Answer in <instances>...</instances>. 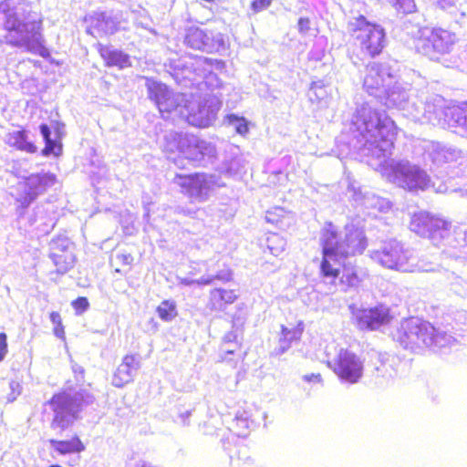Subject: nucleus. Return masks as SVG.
I'll use <instances>...</instances> for the list:
<instances>
[{"label":"nucleus","mask_w":467,"mask_h":467,"mask_svg":"<svg viewBox=\"0 0 467 467\" xmlns=\"http://www.w3.org/2000/svg\"><path fill=\"white\" fill-rule=\"evenodd\" d=\"M13 0H2L0 12L5 16L3 28L5 32L4 42L13 47H24L27 52L47 58L50 52L44 45L42 20L25 16H18L15 12Z\"/></svg>","instance_id":"nucleus-1"},{"label":"nucleus","mask_w":467,"mask_h":467,"mask_svg":"<svg viewBox=\"0 0 467 467\" xmlns=\"http://www.w3.org/2000/svg\"><path fill=\"white\" fill-rule=\"evenodd\" d=\"M351 123L373 148L383 153L394 149L399 127L386 112L362 106L356 109Z\"/></svg>","instance_id":"nucleus-2"},{"label":"nucleus","mask_w":467,"mask_h":467,"mask_svg":"<svg viewBox=\"0 0 467 467\" xmlns=\"http://www.w3.org/2000/svg\"><path fill=\"white\" fill-rule=\"evenodd\" d=\"M319 244L322 259L320 265L324 269L332 273L329 263L337 258H348L364 252L367 247V239L358 230H351L344 238L339 237L338 228L331 222H327L320 231Z\"/></svg>","instance_id":"nucleus-3"},{"label":"nucleus","mask_w":467,"mask_h":467,"mask_svg":"<svg viewBox=\"0 0 467 467\" xmlns=\"http://www.w3.org/2000/svg\"><path fill=\"white\" fill-rule=\"evenodd\" d=\"M352 32L361 54L367 58L380 56L387 46V34L379 24L369 22L365 16L356 17Z\"/></svg>","instance_id":"nucleus-4"},{"label":"nucleus","mask_w":467,"mask_h":467,"mask_svg":"<svg viewBox=\"0 0 467 467\" xmlns=\"http://www.w3.org/2000/svg\"><path fill=\"white\" fill-rule=\"evenodd\" d=\"M47 403L53 411L51 427L65 431L79 419L84 399L71 395L67 389H61L54 393Z\"/></svg>","instance_id":"nucleus-5"},{"label":"nucleus","mask_w":467,"mask_h":467,"mask_svg":"<svg viewBox=\"0 0 467 467\" xmlns=\"http://www.w3.org/2000/svg\"><path fill=\"white\" fill-rule=\"evenodd\" d=\"M432 326L420 318L410 317L401 320L393 331L392 338L404 348L415 349L430 345L433 341Z\"/></svg>","instance_id":"nucleus-6"},{"label":"nucleus","mask_w":467,"mask_h":467,"mask_svg":"<svg viewBox=\"0 0 467 467\" xmlns=\"http://www.w3.org/2000/svg\"><path fill=\"white\" fill-rule=\"evenodd\" d=\"M183 44L192 50L217 53L223 47V39L220 32L201 24L185 29Z\"/></svg>","instance_id":"nucleus-7"},{"label":"nucleus","mask_w":467,"mask_h":467,"mask_svg":"<svg viewBox=\"0 0 467 467\" xmlns=\"http://www.w3.org/2000/svg\"><path fill=\"white\" fill-rule=\"evenodd\" d=\"M149 99L152 100L161 114H171L187 107L184 94L173 92L166 84L148 80L146 83Z\"/></svg>","instance_id":"nucleus-8"},{"label":"nucleus","mask_w":467,"mask_h":467,"mask_svg":"<svg viewBox=\"0 0 467 467\" xmlns=\"http://www.w3.org/2000/svg\"><path fill=\"white\" fill-rule=\"evenodd\" d=\"M328 366L340 380L350 384L358 383L363 376L362 361L347 348H341Z\"/></svg>","instance_id":"nucleus-9"},{"label":"nucleus","mask_w":467,"mask_h":467,"mask_svg":"<svg viewBox=\"0 0 467 467\" xmlns=\"http://www.w3.org/2000/svg\"><path fill=\"white\" fill-rule=\"evenodd\" d=\"M346 258H337L329 263V267L333 270L329 273L320 265V275L324 278L330 280L334 285H339L343 290L348 291L358 287L362 282L358 271L356 267L344 263Z\"/></svg>","instance_id":"nucleus-10"},{"label":"nucleus","mask_w":467,"mask_h":467,"mask_svg":"<svg viewBox=\"0 0 467 467\" xmlns=\"http://www.w3.org/2000/svg\"><path fill=\"white\" fill-rule=\"evenodd\" d=\"M448 228L449 223L446 220L427 211L412 213L410 221V231L424 238H433Z\"/></svg>","instance_id":"nucleus-11"},{"label":"nucleus","mask_w":467,"mask_h":467,"mask_svg":"<svg viewBox=\"0 0 467 467\" xmlns=\"http://www.w3.org/2000/svg\"><path fill=\"white\" fill-rule=\"evenodd\" d=\"M352 319L359 329L377 330L388 325L393 319L389 308L384 306L356 309L352 311Z\"/></svg>","instance_id":"nucleus-12"},{"label":"nucleus","mask_w":467,"mask_h":467,"mask_svg":"<svg viewBox=\"0 0 467 467\" xmlns=\"http://www.w3.org/2000/svg\"><path fill=\"white\" fill-rule=\"evenodd\" d=\"M175 178L180 181L179 186L189 198L198 202L207 199L209 185L205 173L176 174Z\"/></svg>","instance_id":"nucleus-13"},{"label":"nucleus","mask_w":467,"mask_h":467,"mask_svg":"<svg viewBox=\"0 0 467 467\" xmlns=\"http://www.w3.org/2000/svg\"><path fill=\"white\" fill-rule=\"evenodd\" d=\"M239 298L240 290L237 286L214 287L209 292L206 306L212 313L222 314Z\"/></svg>","instance_id":"nucleus-14"},{"label":"nucleus","mask_w":467,"mask_h":467,"mask_svg":"<svg viewBox=\"0 0 467 467\" xmlns=\"http://www.w3.org/2000/svg\"><path fill=\"white\" fill-rule=\"evenodd\" d=\"M54 181V175L32 174L23 182V194L17 199V202L23 207L28 206L37 195L46 192Z\"/></svg>","instance_id":"nucleus-15"},{"label":"nucleus","mask_w":467,"mask_h":467,"mask_svg":"<svg viewBox=\"0 0 467 467\" xmlns=\"http://www.w3.org/2000/svg\"><path fill=\"white\" fill-rule=\"evenodd\" d=\"M379 260L382 265L401 271L410 268L407 251L398 243H389L379 253Z\"/></svg>","instance_id":"nucleus-16"},{"label":"nucleus","mask_w":467,"mask_h":467,"mask_svg":"<svg viewBox=\"0 0 467 467\" xmlns=\"http://www.w3.org/2000/svg\"><path fill=\"white\" fill-rule=\"evenodd\" d=\"M454 41L455 37L452 33L437 27L433 28L425 38L424 47L431 53L445 54L451 50Z\"/></svg>","instance_id":"nucleus-17"},{"label":"nucleus","mask_w":467,"mask_h":467,"mask_svg":"<svg viewBox=\"0 0 467 467\" xmlns=\"http://www.w3.org/2000/svg\"><path fill=\"white\" fill-rule=\"evenodd\" d=\"M206 150L205 141L193 138L181 139L178 144V150L182 156L195 165L203 161Z\"/></svg>","instance_id":"nucleus-18"},{"label":"nucleus","mask_w":467,"mask_h":467,"mask_svg":"<svg viewBox=\"0 0 467 467\" xmlns=\"http://www.w3.org/2000/svg\"><path fill=\"white\" fill-rule=\"evenodd\" d=\"M303 333L304 324L301 321L281 326L277 353L283 354L289 349L293 344L299 342Z\"/></svg>","instance_id":"nucleus-19"},{"label":"nucleus","mask_w":467,"mask_h":467,"mask_svg":"<svg viewBox=\"0 0 467 467\" xmlns=\"http://www.w3.org/2000/svg\"><path fill=\"white\" fill-rule=\"evenodd\" d=\"M385 72L381 64L370 63L366 67L363 87L368 93L373 95L385 87Z\"/></svg>","instance_id":"nucleus-20"},{"label":"nucleus","mask_w":467,"mask_h":467,"mask_svg":"<svg viewBox=\"0 0 467 467\" xmlns=\"http://www.w3.org/2000/svg\"><path fill=\"white\" fill-rule=\"evenodd\" d=\"M98 52L104 60L105 66L117 67L119 69L131 66L130 56L120 50L110 49L108 46L99 44Z\"/></svg>","instance_id":"nucleus-21"},{"label":"nucleus","mask_w":467,"mask_h":467,"mask_svg":"<svg viewBox=\"0 0 467 467\" xmlns=\"http://www.w3.org/2000/svg\"><path fill=\"white\" fill-rule=\"evenodd\" d=\"M39 129L45 141V146L41 150V154L46 157L50 155L55 157L61 156L63 153V144L61 142L63 134L59 130V128H57V136L54 140L51 139L50 129L47 124H41Z\"/></svg>","instance_id":"nucleus-22"},{"label":"nucleus","mask_w":467,"mask_h":467,"mask_svg":"<svg viewBox=\"0 0 467 467\" xmlns=\"http://www.w3.org/2000/svg\"><path fill=\"white\" fill-rule=\"evenodd\" d=\"M49 442L59 455L79 454L86 450V444L76 434L69 440H50Z\"/></svg>","instance_id":"nucleus-23"},{"label":"nucleus","mask_w":467,"mask_h":467,"mask_svg":"<svg viewBox=\"0 0 467 467\" xmlns=\"http://www.w3.org/2000/svg\"><path fill=\"white\" fill-rule=\"evenodd\" d=\"M6 142L9 146L27 153H36L37 146L28 140L27 132L25 129L14 130L6 134Z\"/></svg>","instance_id":"nucleus-24"},{"label":"nucleus","mask_w":467,"mask_h":467,"mask_svg":"<svg viewBox=\"0 0 467 467\" xmlns=\"http://www.w3.org/2000/svg\"><path fill=\"white\" fill-rule=\"evenodd\" d=\"M52 261L58 275H64L73 268L75 256L68 249H57L51 254Z\"/></svg>","instance_id":"nucleus-25"},{"label":"nucleus","mask_w":467,"mask_h":467,"mask_svg":"<svg viewBox=\"0 0 467 467\" xmlns=\"http://www.w3.org/2000/svg\"><path fill=\"white\" fill-rule=\"evenodd\" d=\"M159 317L164 322H170L178 316L176 303L172 300H163L156 307Z\"/></svg>","instance_id":"nucleus-26"},{"label":"nucleus","mask_w":467,"mask_h":467,"mask_svg":"<svg viewBox=\"0 0 467 467\" xmlns=\"http://www.w3.org/2000/svg\"><path fill=\"white\" fill-rule=\"evenodd\" d=\"M286 241L276 233H269L266 238V247L275 256L285 251Z\"/></svg>","instance_id":"nucleus-27"},{"label":"nucleus","mask_w":467,"mask_h":467,"mask_svg":"<svg viewBox=\"0 0 467 467\" xmlns=\"http://www.w3.org/2000/svg\"><path fill=\"white\" fill-rule=\"evenodd\" d=\"M133 372L126 368L124 365L119 364L112 376V384L117 388H121L132 380Z\"/></svg>","instance_id":"nucleus-28"},{"label":"nucleus","mask_w":467,"mask_h":467,"mask_svg":"<svg viewBox=\"0 0 467 467\" xmlns=\"http://www.w3.org/2000/svg\"><path fill=\"white\" fill-rule=\"evenodd\" d=\"M234 278V273L231 268H227L223 271H220L216 273L214 275H212L207 278H201L199 280L191 281V284H196L198 285H208L213 283L215 280L222 282H230Z\"/></svg>","instance_id":"nucleus-29"},{"label":"nucleus","mask_w":467,"mask_h":467,"mask_svg":"<svg viewBox=\"0 0 467 467\" xmlns=\"http://www.w3.org/2000/svg\"><path fill=\"white\" fill-rule=\"evenodd\" d=\"M450 116L458 126L467 128V102L452 107Z\"/></svg>","instance_id":"nucleus-30"},{"label":"nucleus","mask_w":467,"mask_h":467,"mask_svg":"<svg viewBox=\"0 0 467 467\" xmlns=\"http://www.w3.org/2000/svg\"><path fill=\"white\" fill-rule=\"evenodd\" d=\"M49 317L54 324V334L58 337H63L65 330L60 314L58 312H51Z\"/></svg>","instance_id":"nucleus-31"},{"label":"nucleus","mask_w":467,"mask_h":467,"mask_svg":"<svg viewBox=\"0 0 467 467\" xmlns=\"http://www.w3.org/2000/svg\"><path fill=\"white\" fill-rule=\"evenodd\" d=\"M120 364L124 365L126 368H129V370L134 373L140 367V360L137 355L128 354L123 358Z\"/></svg>","instance_id":"nucleus-32"},{"label":"nucleus","mask_w":467,"mask_h":467,"mask_svg":"<svg viewBox=\"0 0 467 467\" xmlns=\"http://www.w3.org/2000/svg\"><path fill=\"white\" fill-rule=\"evenodd\" d=\"M394 5L402 14H410L415 10L414 0H395Z\"/></svg>","instance_id":"nucleus-33"},{"label":"nucleus","mask_w":467,"mask_h":467,"mask_svg":"<svg viewBox=\"0 0 467 467\" xmlns=\"http://www.w3.org/2000/svg\"><path fill=\"white\" fill-rule=\"evenodd\" d=\"M273 0H253L250 4L254 14L260 13L272 5Z\"/></svg>","instance_id":"nucleus-34"},{"label":"nucleus","mask_w":467,"mask_h":467,"mask_svg":"<svg viewBox=\"0 0 467 467\" xmlns=\"http://www.w3.org/2000/svg\"><path fill=\"white\" fill-rule=\"evenodd\" d=\"M231 122H235V130L238 133L244 135L248 132V124L244 118H239L236 116H233L230 118Z\"/></svg>","instance_id":"nucleus-35"},{"label":"nucleus","mask_w":467,"mask_h":467,"mask_svg":"<svg viewBox=\"0 0 467 467\" xmlns=\"http://www.w3.org/2000/svg\"><path fill=\"white\" fill-rule=\"evenodd\" d=\"M88 298L85 296H79L72 302L73 308L78 313L86 311L88 308Z\"/></svg>","instance_id":"nucleus-36"},{"label":"nucleus","mask_w":467,"mask_h":467,"mask_svg":"<svg viewBox=\"0 0 467 467\" xmlns=\"http://www.w3.org/2000/svg\"><path fill=\"white\" fill-rule=\"evenodd\" d=\"M8 353L7 335L0 333V362L3 361Z\"/></svg>","instance_id":"nucleus-37"},{"label":"nucleus","mask_w":467,"mask_h":467,"mask_svg":"<svg viewBox=\"0 0 467 467\" xmlns=\"http://www.w3.org/2000/svg\"><path fill=\"white\" fill-rule=\"evenodd\" d=\"M297 25L299 31L306 33L310 29V19L308 17H300Z\"/></svg>","instance_id":"nucleus-38"},{"label":"nucleus","mask_w":467,"mask_h":467,"mask_svg":"<svg viewBox=\"0 0 467 467\" xmlns=\"http://www.w3.org/2000/svg\"><path fill=\"white\" fill-rule=\"evenodd\" d=\"M236 352V349H225L223 350V354L220 356V361L222 362H232L234 361V358H230L229 356L234 355Z\"/></svg>","instance_id":"nucleus-39"},{"label":"nucleus","mask_w":467,"mask_h":467,"mask_svg":"<svg viewBox=\"0 0 467 467\" xmlns=\"http://www.w3.org/2000/svg\"><path fill=\"white\" fill-rule=\"evenodd\" d=\"M303 379L305 381H307V382H312V381L321 382L322 381V377H321V374H319V373H316V374L312 373V374L305 375Z\"/></svg>","instance_id":"nucleus-40"},{"label":"nucleus","mask_w":467,"mask_h":467,"mask_svg":"<svg viewBox=\"0 0 467 467\" xmlns=\"http://www.w3.org/2000/svg\"><path fill=\"white\" fill-rule=\"evenodd\" d=\"M438 5L442 8L446 9L449 7H451L455 5L456 0H436Z\"/></svg>","instance_id":"nucleus-41"},{"label":"nucleus","mask_w":467,"mask_h":467,"mask_svg":"<svg viewBox=\"0 0 467 467\" xmlns=\"http://www.w3.org/2000/svg\"><path fill=\"white\" fill-rule=\"evenodd\" d=\"M118 258L125 265H130L133 262V256L130 254H121Z\"/></svg>","instance_id":"nucleus-42"},{"label":"nucleus","mask_w":467,"mask_h":467,"mask_svg":"<svg viewBox=\"0 0 467 467\" xmlns=\"http://www.w3.org/2000/svg\"><path fill=\"white\" fill-rule=\"evenodd\" d=\"M275 215H276L275 211H274V212H267V213H266V220H267V222H269L271 223H277V220L275 219Z\"/></svg>","instance_id":"nucleus-43"},{"label":"nucleus","mask_w":467,"mask_h":467,"mask_svg":"<svg viewBox=\"0 0 467 467\" xmlns=\"http://www.w3.org/2000/svg\"><path fill=\"white\" fill-rule=\"evenodd\" d=\"M404 176H405V182H406L407 183H409V181H410V180L412 179V177H414V176H415V174H414V173H412V172H408V173H406ZM414 187H415V185H410V184H408V188H409V189H412V188H414Z\"/></svg>","instance_id":"nucleus-44"},{"label":"nucleus","mask_w":467,"mask_h":467,"mask_svg":"<svg viewBox=\"0 0 467 467\" xmlns=\"http://www.w3.org/2000/svg\"><path fill=\"white\" fill-rule=\"evenodd\" d=\"M240 453H241V451H238V454H240ZM236 459L240 460L241 458H240L239 455H237L236 457L235 456H231V463H234Z\"/></svg>","instance_id":"nucleus-45"},{"label":"nucleus","mask_w":467,"mask_h":467,"mask_svg":"<svg viewBox=\"0 0 467 467\" xmlns=\"http://www.w3.org/2000/svg\"><path fill=\"white\" fill-rule=\"evenodd\" d=\"M464 244L467 247V231L464 234Z\"/></svg>","instance_id":"nucleus-46"},{"label":"nucleus","mask_w":467,"mask_h":467,"mask_svg":"<svg viewBox=\"0 0 467 467\" xmlns=\"http://www.w3.org/2000/svg\"><path fill=\"white\" fill-rule=\"evenodd\" d=\"M237 348H238V350L241 352L242 346H241V344H240V343H237Z\"/></svg>","instance_id":"nucleus-47"},{"label":"nucleus","mask_w":467,"mask_h":467,"mask_svg":"<svg viewBox=\"0 0 467 467\" xmlns=\"http://www.w3.org/2000/svg\"><path fill=\"white\" fill-rule=\"evenodd\" d=\"M240 358H244V357L245 356V352H243L242 354L239 355Z\"/></svg>","instance_id":"nucleus-48"},{"label":"nucleus","mask_w":467,"mask_h":467,"mask_svg":"<svg viewBox=\"0 0 467 467\" xmlns=\"http://www.w3.org/2000/svg\"><path fill=\"white\" fill-rule=\"evenodd\" d=\"M49 467H61V466L58 464H53V465H50Z\"/></svg>","instance_id":"nucleus-49"}]
</instances>
